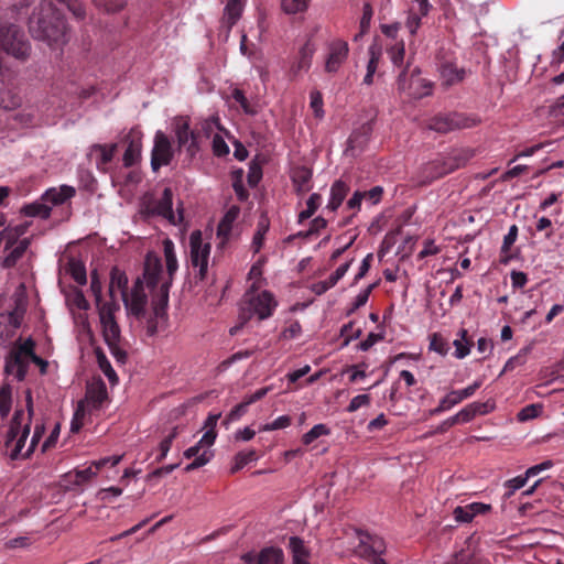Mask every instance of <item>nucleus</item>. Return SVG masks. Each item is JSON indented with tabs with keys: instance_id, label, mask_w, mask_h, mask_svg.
<instances>
[{
	"instance_id": "obj_57",
	"label": "nucleus",
	"mask_w": 564,
	"mask_h": 564,
	"mask_svg": "<svg viewBox=\"0 0 564 564\" xmlns=\"http://www.w3.org/2000/svg\"><path fill=\"white\" fill-rule=\"evenodd\" d=\"M375 286L376 284H370L356 296L349 313L355 312L356 310L360 308L368 302L369 295L375 289Z\"/></svg>"
},
{
	"instance_id": "obj_52",
	"label": "nucleus",
	"mask_w": 564,
	"mask_h": 564,
	"mask_svg": "<svg viewBox=\"0 0 564 564\" xmlns=\"http://www.w3.org/2000/svg\"><path fill=\"white\" fill-rule=\"evenodd\" d=\"M176 436L177 427H174L172 432L161 441L159 445L160 455L156 457V462H162L166 457Z\"/></svg>"
},
{
	"instance_id": "obj_4",
	"label": "nucleus",
	"mask_w": 564,
	"mask_h": 564,
	"mask_svg": "<svg viewBox=\"0 0 564 564\" xmlns=\"http://www.w3.org/2000/svg\"><path fill=\"white\" fill-rule=\"evenodd\" d=\"M34 346V341L28 339L23 344L14 347L6 359V372L14 376L19 381H22L25 378L29 365L33 362L40 366L41 372L44 373L47 368V362L35 355Z\"/></svg>"
},
{
	"instance_id": "obj_63",
	"label": "nucleus",
	"mask_w": 564,
	"mask_h": 564,
	"mask_svg": "<svg viewBox=\"0 0 564 564\" xmlns=\"http://www.w3.org/2000/svg\"><path fill=\"white\" fill-rule=\"evenodd\" d=\"M111 355L113 356V358L120 362V364H124L127 361V351L123 349V347L121 346V341H118V343H111V344H108L107 345Z\"/></svg>"
},
{
	"instance_id": "obj_21",
	"label": "nucleus",
	"mask_w": 564,
	"mask_h": 564,
	"mask_svg": "<svg viewBox=\"0 0 564 564\" xmlns=\"http://www.w3.org/2000/svg\"><path fill=\"white\" fill-rule=\"evenodd\" d=\"M475 155V151L468 148L454 149L444 155L447 169L452 172L464 167Z\"/></svg>"
},
{
	"instance_id": "obj_60",
	"label": "nucleus",
	"mask_w": 564,
	"mask_h": 564,
	"mask_svg": "<svg viewBox=\"0 0 564 564\" xmlns=\"http://www.w3.org/2000/svg\"><path fill=\"white\" fill-rule=\"evenodd\" d=\"M475 409L473 406V403H469L465 408H463L460 411H458L455 414V419L457 423H468L475 419Z\"/></svg>"
},
{
	"instance_id": "obj_19",
	"label": "nucleus",
	"mask_w": 564,
	"mask_h": 564,
	"mask_svg": "<svg viewBox=\"0 0 564 564\" xmlns=\"http://www.w3.org/2000/svg\"><path fill=\"white\" fill-rule=\"evenodd\" d=\"M449 173L451 171L447 169L444 155L430 161L422 169V177L424 183H431L434 180L443 177Z\"/></svg>"
},
{
	"instance_id": "obj_39",
	"label": "nucleus",
	"mask_w": 564,
	"mask_h": 564,
	"mask_svg": "<svg viewBox=\"0 0 564 564\" xmlns=\"http://www.w3.org/2000/svg\"><path fill=\"white\" fill-rule=\"evenodd\" d=\"M387 53L394 66L402 67L405 56L404 41L400 40L395 42L393 45L387 48Z\"/></svg>"
},
{
	"instance_id": "obj_30",
	"label": "nucleus",
	"mask_w": 564,
	"mask_h": 564,
	"mask_svg": "<svg viewBox=\"0 0 564 564\" xmlns=\"http://www.w3.org/2000/svg\"><path fill=\"white\" fill-rule=\"evenodd\" d=\"M256 564H284V553L280 547H264L258 553Z\"/></svg>"
},
{
	"instance_id": "obj_59",
	"label": "nucleus",
	"mask_w": 564,
	"mask_h": 564,
	"mask_svg": "<svg viewBox=\"0 0 564 564\" xmlns=\"http://www.w3.org/2000/svg\"><path fill=\"white\" fill-rule=\"evenodd\" d=\"M213 152L216 156H225L229 153V147L219 134H215L213 138Z\"/></svg>"
},
{
	"instance_id": "obj_8",
	"label": "nucleus",
	"mask_w": 564,
	"mask_h": 564,
	"mask_svg": "<svg viewBox=\"0 0 564 564\" xmlns=\"http://www.w3.org/2000/svg\"><path fill=\"white\" fill-rule=\"evenodd\" d=\"M210 243L203 241L200 230H194L189 236V260L194 268H198V279L202 281L207 274Z\"/></svg>"
},
{
	"instance_id": "obj_16",
	"label": "nucleus",
	"mask_w": 564,
	"mask_h": 564,
	"mask_svg": "<svg viewBox=\"0 0 564 564\" xmlns=\"http://www.w3.org/2000/svg\"><path fill=\"white\" fill-rule=\"evenodd\" d=\"M359 543L356 552L364 558L370 560V555H382L386 552V542L378 535L358 531Z\"/></svg>"
},
{
	"instance_id": "obj_40",
	"label": "nucleus",
	"mask_w": 564,
	"mask_h": 564,
	"mask_svg": "<svg viewBox=\"0 0 564 564\" xmlns=\"http://www.w3.org/2000/svg\"><path fill=\"white\" fill-rule=\"evenodd\" d=\"M535 217V229L534 231L532 229H529V232L531 235H535V232L543 234L544 238L550 240L554 234V227L553 223L550 218L542 216V217Z\"/></svg>"
},
{
	"instance_id": "obj_3",
	"label": "nucleus",
	"mask_w": 564,
	"mask_h": 564,
	"mask_svg": "<svg viewBox=\"0 0 564 564\" xmlns=\"http://www.w3.org/2000/svg\"><path fill=\"white\" fill-rule=\"evenodd\" d=\"M32 36L48 44L58 43L66 35V22L53 0H42L29 19Z\"/></svg>"
},
{
	"instance_id": "obj_58",
	"label": "nucleus",
	"mask_w": 564,
	"mask_h": 564,
	"mask_svg": "<svg viewBox=\"0 0 564 564\" xmlns=\"http://www.w3.org/2000/svg\"><path fill=\"white\" fill-rule=\"evenodd\" d=\"M371 398L369 394H359L351 399L350 403L347 406V411L352 413L356 412L361 406H367L370 404Z\"/></svg>"
},
{
	"instance_id": "obj_15",
	"label": "nucleus",
	"mask_w": 564,
	"mask_h": 564,
	"mask_svg": "<svg viewBox=\"0 0 564 564\" xmlns=\"http://www.w3.org/2000/svg\"><path fill=\"white\" fill-rule=\"evenodd\" d=\"M327 51L325 70L327 73H336L348 57V43L340 39L333 40L328 43Z\"/></svg>"
},
{
	"instance_id": "obj_55",
	"label": "nucleus",
	"mask_w": 564,
	"mask_h": 564,
	"mask_svg": "<svg viewBox=\"0 0 564 564\" xmlns=\"http://www.w3.org/2000/svg\"><path fill=\"white\" fill-rule=\"evenodd\" d=\"M527 476H517L512 479L506 481L505 486L508 488V491L505 494L507 498L511 497L516 490L522 488L527 484Z\"/></svg>"
},
{
	"instance_id": "obj_28",
	"label": "nucleus",
	"mask_w": 564,
	"mask_h": 564,
	"mask_svg": "<svg viewBox=\"0 0 564 564\" xmlns=\"http://www.w3.org/2000/svg\"><path fill=\"white\" fill-rule=\"evenodd\" d=\"M312 171L306 166H297L292 171V181L297 193L310 191Z\"/></svg>"
},
{
	"instance_id": "obj_56",
	"label": "nucleus",
	"mask_w": 564,
	"mask_h": 564,
	"mask_svg": "<svg viewBox=\"0 0 564 564\" xmlns=\"http://www.w3.org/2000/svg\"><path fill=\"white\" fill-rule=\"evenodd\" d=\"M213 457L212 452L205 449L199 456H197L191 464H188L184 470L186 473H189L192 470H195L202 466H205L210 458Z\"/></svg>"
},
{
	"instance_id": "obj_48",
	"label": "nucleus",
	"mask_w": 564,
	"mask_h": 564,
	"mask_svg": "<svg viewBox=\"0 0 564 564\" xmlns=\"http://www.w3.org/2000/svg\"><path fill=\"white\" fill-rule=\"evenodd\" d=\"M282 9L288 14H296L307 9L308 0H282Z\"/></svg>"
},
{
	"instance_id": "obj_32",
	"label": "nucleus",
	"mask_w": 564,
	"mask_h": 564,
	"mask_svg": "<svg viewBox=\"0 0 564 564\" xmlns=\"http://www.w3.org/2000/svg\"><path fill=\"white\" fill-rule=\"evenodd\" d=\"M270 228L269 218L265 215H261L257 224V231L252 239V249L254 253H258L264 243V237Z\"/></svg>"
},
{
	"instance_id": "obj_53",
	"label": "nucleus",
	"mask_w": 564,
	"mask_h": 564,
	"mask_svg": "<svg viewBox=\"0 0 564 564\" xmlns=\"http://www.w3.org/2000/svg\"><path fill=\"white\" fill-rule=\"evenodd\" d=\"M97 471L98 470H96V468L91 464L89 467L85 469L76 470L74 479H72L70 481L77 486L84 485L87 481H89L93 477H95L97 475Z\"/></svg>"
},
{
	"instance_id": "obj_64",
	"label": "nucleus",
	"mask_w": 564,
	"mask_h": 564,
	"mask_svg": "<svg viewBox=\"0 0 564 564\" xmlns=\"http://www.w3.org/2000/svg\"><path fill=\"white\" fill-rule=\"evenodd\" d=\"M454 518L457 522H470L474 519V513L469 510V506L456 507L454 510Z\"/></svg>"
},
{
	"instance_id": "obj_29",
	"label": "nucleus",
	"mask_w": 564,
	"mask_h": 564,
	"mask_svg": "<svg viewBox=\"0 0 564 564\" xmlns=\"http://www.w3.org/2000/svg\"><path fill=\"white\" fill-rule=\"evenodd\" d=\"M440 72L443 83L446 86H452L462 82L465 75V70L463 68H458L452 63L442 64Z\"/></svg>"
},
{
	"instance_id": "obj_36",
	"label": "nucleus",
	"mask_w": 564,
	"mask_h": 564,
	"mask_svg": "<svg viewBox=\"0 0 564 564\" xmlns=\"http://www.w3.org/2000/svg\"><path fill=\"white\" fill-rule=\"evenodd\" d=\"M127 284H128L127 275L123 272H121L119 269L113 268L110 273V285H109V293H110L111 297L113 299V296H115L113 292L116 289L118 291H120L121 295L123 294V292H128Z\"/></svg>"
},
{
	"instance_id": "obj_11",
	"label": "nucleus",
	"mask_w": 564,
	"mask_h": 564,
	"mask_svg": "<svg viewBox=\"0 0 564 564\" xmlns=\"http://www.w3.org/2000/svg\"><path fill=\"white\" fill-rule=\"evenodd\" d=\"M122 301L128 313L137 319L147 317L148 295L144 290V283L140 278L133 283L130 293L123 292Z\"/></svg>"
},
{
	"instance_id": "obj_47",
	"label": "nucleus",
	"mask_w": 564,
	"mask_h": 564,
	"mask_svg": "<svg viewBox=\"0 0 564 564\" xmlns=\"http://www.w3.org/2000/svg\"><path fill=\"white\" fill-rule=\"evenodd\" d=\"M289 546L292 551L293 562L307 558L308 552L304 545L303 540L299 536H291L289 540Z\"/></svg>"
},
{
	"instance_id": "obj_42",
	"label": "nucleus",
	"mask_w": 564,
	"mask_h": 564,
	"mask_svg": "<svg viewBox=\"0 0 564 564\" xmlns=\"http://www.w3.org/2000/svg\"><path fill=\"white\" fill-rule=\"evenodd\" d=\"M329 434H330V429L327 425L319 423V424L314 425L308 432H306L302 436V443L304 445H310L318 437L326 436Z\"/></svg>"
},
{
	"instance_id": "obj_22",
	"label": "nucleus",
	"mask_w": 564,
	"mask_h": 564,
	"mask_svg": "<svg viewBox=\"0 0 564 564\" xmlns=\"http://www.w3.org/2000/svg\"><path fill=\"white\" fill-rule=\"evenodd\" d=\"M315 47L310 42H306L299 52L297 59L292 64L290 73L292 76H297L300 72H307L312 64V58Z\"/></svg>"
},
{
	"instance_id": "obj_43",
	"label": "nucleus",
	"mask_w": 564,
	"mask_h": 564,
	"mask_svg": "<svg viewBox=\"0 0 564 564\" xmlns=\"http://www.w3.org/2000/svg\"><path fill=\"white\" fill-rule=\"evenodd\" d=\"M164 256H165V262H166V270L170 278L176 272L177 270V260L174 252L173 242L171 240H166L164 242Z\"/></svg>"
},
{
	"instance_id": "obj_6",
	"label": "nucleus",
	"mask_w": 564,
	"mask_h": 564,
	"mask_svg": "<svg viewBox=\"0 0 564 564\" xmlns=\"http://www.w3.org/2000/svg\"><path fill=\"white\" fill-rule=\"evenodd\" d=\"M25 311L26 301L18 295L12 299L4 312H0V341L14 336L15 330L21 326Z\"/></svg>"
},
{
	"instance_id": "obj_9",
	"label": "nucleus",
	"mask_w": 564,
	"mask_h": 564,
	"mask_svg": "<svg viewBox=\"0 0 564 564\" xmlns=\"http://www.w3.org/2000/svg\"><path fill=\"white\" fill-rule=\"evenodd\" d=\"M120 306L116 301L104 303L99 307L98 315L102 328V336L106 344L121 341V330L116 321L115 313L119 311Z\"/></svg>"
},
{
	"instance_id": "obj_18",
	"label": "nucleus",
	"mask_w": 564,
	"mask_h": 564,
	"mask_svg": "<svg viewBox=\"0 0 564 564\" xmlns=\"http://www.w3.org/2000/svg\"><path fill=\"white\" fill-rule=\"evenodd\" d=\"M269 390L270 389L268 387H264V388L258 389L252 394L247 395L241 403L237 404L236 406H234L231 409V411L227 414L224 423L229 424L231 422H236V421L240 420L247 413L248 406L251 405L252 403L261 400L262 398H264L267 395V393L269 392Z\"/></svg>"
},
{
	"instance_id": "obj_35",
	"label": "nucleus",
	"mask_w": 564,
	"mask_h": 564,
	"mask_svg": "<svg viewBox=\"0 0 564 564\" xmlns=\"http://www.w3.org/2000/svg\"><path fill=\"white\" fill-rule=\"evenodd\" d=\"M467 335H468V332L465 328H462L458 332L459 338L455 339L454 343H453V345L455 347L454 356L457 359H463L466 356H468L469 352H470V347H471L473 343H470L467 339Z\"/></svg>"
},
{
	"instance_id": "obj_45",
	"label": "nucleus",
	"mask_w": 564,
	"mask_h": 564,
	"mask_svg": "<svg viewBox=\"0 0 564 564\" xmlns=\"http://www.w3.org/2000/svg\"><path fill=\"white\" fill-rule=\"evenodd\" d=\"M68 271L78 284H86L87 282V274H86V268L85 265L77 260L72 259L68 263Z\"/></svg>"
},
{
	"instance_id": "obj_38",
	"label": "nucleus",
	"mask_w": 564,
	"mask_h": 564,
	"mask_svg": "<svg viewBox=\"0 0 564 564\" xmlns=\"http://www.w3.org/2000/svg\"><path fill=\"white\" fill-rule=\"evenodd\" d=\"M243 170L238 169L232 171L231 180H232V188L236 193L238 200L245 202L249 197V192L246 189L243 185Z\"/></svg>"
},
{
	"instance_id": "obj_10",
	"label": "nucleus",
	"mask_w": 564,
	"mask_h": 564,
	"mask_svg": "<svg viewBox=\"0 0 564 564\" xmlns=\"http://www.w3.org/2000/svg\"><path fill=\"white\" fill-rule=\"evenodd\" d=\"M212 131V124L208 121L202 123V132L206 135ZM175 134L177 139V143L180 148H185L191 156H194L198 150V139L200 135V131L197 129L191 130L189 123L187 120H182L177 122Z\"/></svg>"
},
{
	"instance_id": "obj_31",
	"label": "nucleus",
	"mask_w": 564,
	"mask_h": 564,
	"mask_svg": "<svg viewBox=\"0 0 564 564\" xmlns=\"http://www.w3.org/2000/svg\"><path fill=\"white\" fill-rule=\"evenodd\" d=\"M243 9L242 0H228L225 7L224 23L227 24L228 29H231L239 20Z\"/></svg>"
},
{
	"instance_id": "obj_50",
	"label": "nucleus",
	"mask_w": 564,
	"mask_h": 564,
	"mask_svg": "<svg viewBox=\"0 0 564 564\" xmlns=\"http://www.w3.org/2000/svg\"><path fill=\"white\" fill-rule=\"evenodd\" d=\"M93 2L98 9L108 13L120 11L126 4L124 0H93Z\"/></svg>"
},
{
	"instance_id": "obj_20",
	"label": "nucleus",
	"mask_w": 564,
	"mask_h": 564,
	"mask_svg": "<svg viewBox=\"0 0 564 564\" xmlns=\"http://www.w3.org/2000/svg\"><path fill=\"white\" fill-rule=\"evenodd\" d=\"M76 191L74 187L68 185H62L58 188L51 187L47 191H45L42 195V199L52 207L64 204L66 200L74 197Z\"/></svg>"
},
{
	"instance_id": "obj_27",
	"label": "nucleus",
	"mask_w": 564,
	"mask_h": 564,
	"mask_svg": "<svg viewBox=\"0 0 564 564\" xmlns=\"http://www.w3.org/2000/svg\"><path fill=\"white\" fill-rule=\"evenodd\" d=\"M51 212L52 207L42 199V196L35 202L24 205L21 209V213L28 217H39L42 219H47L51 216Z\"/></svg>"
},
{
	"instance_id": "obj_2",
	"label": "nucleus",
	"mask_w": 564,
	"mask_h": 564,
	"mask_svg": "<svg viewBox=\"0 0 564 564\" xmlns=\"http://www.w3.org/2000/svg\"><path fill=\"white\" fill-rule=\"evenodd\" d=\"M163 270L160 259L147 257L144 263L143 278L147 286L152 293V312L147 319V334L154 336L166 318V308L169 305V291L171 280H163Z\"/></svg>"
},
{
	"instance_id": "obj_24",
	"label": "nucleus",
	"mask_w": 564,
	"mask_h": 564,
	"mask_svg": "<svg viewBox=\"0 0 564 564\" xmlns=\"http://www.w3.org/2000/svg\"><path fill=\"white\" fill-rule=\"evenodd\" d=\"M117 151V144H94L90 148V154L98 153L99 156L96 160L97 169L100 171H106L107 164H109Z\"/></svg>"
},
{
	"instance_id": "obj_14",
	"label": "nucleus",
	"mask_w": 564,
	"mask_h": 564,
	"mask_svg": "<svg viewBox=\"0 0 564 564\" xmlns=\"http://www.w3.org/2000/svg\"><path fill=\"white\" fill-rule=\"evenodd\" d=\"M173 159V150L169 138L158 131L154 137V145L151 152V169L158 172L162 166L169 165Z\"/></svg>"
},
{
	"instance_id": "obj_5",
	"label": "nucleus",
	"mask_w": 564,
	"mask_h": 564,
	"mask_svg": "<svg viewBox=\"0 0 564 564\" xmlns=\"http://www.w3.org/2000/svg\"><path fill=\"white\" fill-rule=\"evenodd\" d=\"M276 305L278 303L271 292H256L252 286L245 294L240 306L239 318L241 324H246L253 316H257L260 321L271 317Z\"/></svg>"
},
{
	"instance_id": "obj_61",
	"label": "nucleus",
	"mask_w": 564,
	"mask_h": 564,
	"mask_svg": "<svg viewBox=\"0 0 564 564\" xmlns=\"http://www.w3.org/2000/svg\"><path fill=\"white\" fill-rule=\"evenodd\" d=\"M517 237H518V226L517 225H512L509 228L508 234L503 238V242H502V246H501V252L502 253H507L510 250L511 246L516 242Z\"/></svg>"
},
{
	"instance_id": "obj_25",
	"label": "nucleus",
	"mask_w": 564,
	"mask_h": 564,
	"mask_svg": "<svg viewBox=\"0 0 564 564\" xmlns=\"http://www.w3.org/2000/svg\"><path fill=\"white\" fill-rule=\"evenodd\" d=\"M348 192L349 186L345 182L341 180L334 182L330 187V198L327 208L335 212L341 205Z\"/></svg>"
},
{
	"instance_id": "obj_37",
	"label": "nucleus",
	"mask_w": 564,
	"mask_h": 564,
	"mask_svg": "<svg viewBox=\"0 0 564 564\" xmlns=\"http://www.w3.org/2000/svg\"><path fill=\"white\" fill-rule=\"evenodd\" d=\"M96 358L97 364L100 370L104 372V375L108 378L109 382L111 384H116L118 382V376L113 368L111 367L110 361L106 357V355L102 352L101 349H96Z\"/></svg>"
},
{
	"instance_id": "obj_7",
	"label": "nucleus",
	"mask_w": 564,
	"mask_h": 564,
	"mask_svg": "<svg viewBox=\"0 0 564 564\" xmlns=\"http://www.w3.org/2000/svg\"><path fill=\"white\" fill-rule=\"evenodd\" d=\"M479 120L476 117L462 112L437 113L429 120L427 128L438 133H448L458 129H466L477 126Z\"/></svg>"
},
{
	"instance_id": "obj_17",
	"label": "nucleus",
	"mask_w": 564,
	"mask_h": 564,
	"mask_svg": "<svg viewBox=\"0 0 564 564\" xmlns=\"http://www.w3.org/2000/svg\"><path fill=\"white\" fill-rule=\"evenodd\" d=\"M124 141L127 142V149L123 153V165L131 167L135 165L141 158L142 150V134L135 129H131L126 135Z\"/></svg>"
},
{
	"instance_id": "obj_12",
	"label": "nucleus",
	"mask_w": 564,
	"mask_h": 564,
	"mask_svg": "<svg viewBox=\"0 0 564 564\" xmlns=\"http://www.w3.org/2000/svg\"><path fill=\"white\" fill-rule=\"evenodd\" d=\"M173 192L170 187L163 189L162 196L153 200L148 206V213L151 215L161 216L167 219L171 224H180L183 220V209H177L178 219L173 212Z\"/></svg>"
},
{
	"instance_id": "obj_23",
	"label": "nucleus",
	"mask_w": 564,
	"mask_h": 564,
	"mask_svg": "<svg viewBox=\"0 0 564 564\" xmlns=\"http://www.w3.org/2000/svg\"><path fill=\"white\" fill-rule=\"evenodd\" d=\"M86 398L94 409H99L108 398L105 382L101 379H98L88 384Z\"/></svg>"
},
{
	"instance_id": "obj_51",
	"label": "nucleus",
	"mask_w": 564,
	"mask_h": 564,
	"mask_svg": "<svg viewBox=\"0 0 564 564\" xmlns=\"http://www.w3.org/2000/svg\"><path fill=\"white\" fill-rule=\"evenodd\" d=\"M373 17V9L369 2L364 3L362 7V17L360 19L359 29L360 35H365L368 33L370 29V23Z\"/></svg>"
},
{
	"instance_id": "obj_33",
	"label": "nucleus",
	"mask_w": 564,
	"mask_h": 564,
	"mask_svg": "<svg viewBox=\"0 0 564 564\" xmlns=\"http://www.w3.org/2000/svg\"><path fill=\"white\" fill-rule=\"evenodd\" d=\"M30 246V240L24 238L13 247L3 259L4 268H12L17 264L18 260L22 258Z\"/></svg>"
},
{
	"instance_id": "obj_46",
	"label": "nucleus",
	"mask_w": 564,
	"mask_h": 564,
	"mask_svg": "<svg viewBox=\"0 0 564 564\" xmlns=\"http://www.w3.org/2000/svg\"><path fill=\"white\" fill-rule=\"evenodd\" d=\"M11 388L8 384L0 387V415L2 419L7 417L11 411Z\"/></svg>"
},
{
	"instance_id": "obj_1",
	"label": "nucleus",
	"mask_w": 564,
	"mask_h": 564,
	"mask_svg": "<svg viewBox=\"0 0 564 564\" xmlns=\"http://www.w3.org/2000/svg\"><path fill=\"white\" fill-rule=\"evenodd\" d=\"M25 403L26 412L22 409L15 410L6 435V447L10 449V457L12 459L29 457L34 452L45 432L43 424H36L30 445L28 449L22 453L30 435L32 416L34 414L33 399L30 390L26 391Z\"/></svg>"
},
{
	"instance_id": "obj_54",
	"label": "nucleus",
	"mask_w": 564,
	"mask_h": 564,
	"mask_svg": "<svg viewBox=\"0 0 564 564\" xmlns=\"http://www.w3.org/2000/svg\"><path fill=\"white\" fill-rule=\"evenodd\" d=\"M58 3L64 4L76 19H84L86 15L85 8L78 0H56Z\"/></svg>"
},
{
	"instance_id": "obj_44",
	"label": "nucleus",
	"mask_w": 564,
	"mask_h": 564,
	"mask_svg": "<svg viewBox=\"0 0 564 564\" xmlns=\"http://www.w3.org/2000/svg\"><path fill=\"white\" fill-rule=\"evenodd\" d=\"M429 348L441 356H446L449 350V344L440 333H433L430 336Z\"/></svg>"
},
{
	"instance_id": "obj_41",
	"label": "nucleus",
	"mask_w": 564,
	"mask_h": 564,
	"mask_svg": "<svg viewBox=\"0 0 564 564\" xmlns=\"http://www.w3.org/2000/svg\"><path fill=\"white\" fill-rule=\"evenodd\" d=\"M258 456L254 449L241 451L235 456V464L231 467L230 473L235 474L242 469L250 462L257 460Z\"/></svg>"
},
{
	"instance_id": "obj_26",
	"label": "nucleus",
	"mask_w": 564,
	"mask_h": 564,
	"mask_svg": "<svg viewBox=\"0 0 564 564\" xmlns=\"http://www.w3.org/2000/svg\"><path fill=\"white\" fill-rule=\"evenodd\" d=\"M371 124L367 122L360 129L354 131L348 139V149L351 151H361L371 134Z\"/></svg>"
},
{
	"instance_id": "obj_49",
	"label": "nucleus",
	"mask_w": 564,
	"mask_h": 564,
	"mask_svg": "<svg viewBox=\"0 0 564 564\" xmlns=\"http://www.w3.org/2000/svg\"><path fill=\"white\" fill-rule=\"evenodd\" d=\"M231 97L236 102L240 105L245 113L251 116L257 113V110L250 105L249 100L247 99L245 93L241 89L235 88L232 90Z\"/></svg>"
},
{
	"instance_id": "obj_62",
	"label": "nucleus",
	"mask_w": 564,
	"mask_h": 564,
	"mask_svg": "<svg viewBox=\"0 0 564 564\" xmlns=\"http://www.w3.org/2000/svg\"><path fill=\"white\" fill-rule=\"evenodd\" d=\"M540 413V406L535 404H530L524 406L519 413H518V420L521 422H525L529 420H532L536 417Z\"/></svg>"
},
{
	"instance_id": "obj_13",
	"label": "nucleus",
	"mask_w": 564,
	"mask_h": 564,
	"mask_svg": "<svg viewBox=\"0 0 564 564\" xmlns=\"http://www.w3.org/2000/svg\"><path fill=\"white\" fill-rule=\"evenodd\" d=\"M417 8L416 9H409L406 12V19L404 22V26L409 31L410 40H409V47L410 50H413L415 46V39L419 33V29L422 25V19L427 17L432 6L429 2V0H413Z\"/></svg>"
},
{
	"instance_id": "obj_34",
	"label": "nucleus",
	"mask_w": 564,
	"mask_h": 564,
	"mask_svg": "<svg viewBox=\"0 0 564 564\" xmlns=\"http://www.w3.org/2000/svg\"><path fill=\"white\" fill-rule=\"evenodd\" d=\"M462 402V398L456 392V390H451L445 397L440 400L438 405L431 410V415H437L442 412L451 410L453 406L459 404Z\"/></svg>"
}]
</instances>
